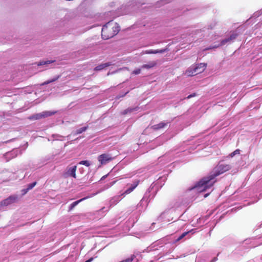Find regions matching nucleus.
Masks as SVG:
<instances>
[{
	"mask_svg": "<svg viewBox=\"0 0 262 262\" xmlns=\"http://www.w3.org/2000/svg\"><path fill=\"white\" fill-rule=\"evenodd\" d=\"M42 116L43 118H46L49 116H51L53 115H54L56 113V112H51V111H44L42 113Z\"/></svg>",
	"mask_w": 262,
	"mask_h": 262,
	"instance_id": "obj_15",
	"label": "nucleus"
},
{
	"mask_svg": "<svg viewBox=\"0 0 262 262\" xmlns=\"http://www.w3.org/2000/svg\"><path fill=\"white\" fill-rule=\"evenodd\" d=\"M88 198H89V196H86V197L83 198L78 201L74 202L70 205V207H69V210H72L79 203L81 202L82 201H83Z\"/></svg>",
	"mask_w": 262,
	"mask_h": 262,
	"instance_id": "obj_11",
	"label": "nucleus"
},
{
	"mask_svg": "<svg viewBox=\"0 0 262 262\" xmlns=\"http://www.w3.org/2000/svg\"><path fill=\"white\" fill-rule=\"evenodd\" d=\"M87 128H88V126L81 127V128L77 129L76 131L75 135H77L83 133V132H85L87 129Z\"/></svg>",
	"mask_w": 262,
	"mask_h": 262,
	"instance_id": "obj_17",
	"label": "nucleus"
},
{
	"mask_svg": "<svg viewBox=\"0 0 262 262\" xmlns=\"http://www.w3.org/2000/svg\"><path fill=\"white\" fill-rule=\"evenodd\" d=\"M54 62H55V60L42 61L39 62L37 64V66H42V65H45V64H47L51 63H53Z\"/></svg>",
	"mask_w": 262,
	"mask_h": 262,
	"instance_id": "obj_19",
	"label": "nucleus"
},
{
	"mask_svg": "<svg viewBox=\"0 0 262 262\" xmlns=\"http://www.w3.org/2000/svg\"><path fill=\"white\" fill-rule=\"evenodd\" d=\"M215 260H216V258H214V259H213L211 262H214V261H215Z\"/></svg>",
	"mask_w": 262,
	"mask_h": 262,
	"instance_id": "obj_28",
	"label": "nucleus"
},
{
	"mask_svg": "<svg viewBox=\"0 0 262 262\" xmlns=\"http://www.w3.org/2000/svg\"><path fill=\"white\" fill-rule=\"evenodd\" d=\"M119 31V27L118 24L111 21L103 26L101 36L103 39L106 40L115 36Z\"/></svg>",
	"mask_w": 262,
	"mask_h": 262,
	"instance_id": "obj_2",
	"label": "nucleus"
},
{
	"mask_svg": "<svg viewBox=\"0 0 262 262\" xmlns=\"http://www.w3.org/2000/svg\"><path fill=\"white\" fill-rule=\"evenodd\" d=\"M42 118L43 117L42 116V113H41L35 114V115L31 116L29 118V119H32V120H38V119H40Z\"/></svg>",
	"mask_w": 262,
	"mask_h": 262,
	"instance_id": "obj_16",
	"label": "nucleus"
},
{
	"mask_svg": "<svg viewBox=\"0 0 262 262\" xmlns=\"http://www.w3.org/2000/svg\"><path fill=\"white\" fill-rule=\"evenodd\" d=\"M196 96V94H195V93H193V94H192L189 95V96H188L187 97V99H190V98H192V97H194V96Z\"/></svg>",
	"mask_w": 262,
	"mask_h": 262,
	"instance_id": "obj_26",
	"label": "nucleus"
},
{
	"mask_svg": "<svg viewBox=\"0 0 262 262\" xmlns=\"http://www.w3.org/2000/svg\"><path fill=\"white\" fill-rule=\"evenodd\" d=\"M207 64L200 63L189 68L185 73L187 76H193L198 74L201 73L205 70Z\"/></svg>",
	"mask_w": 262,
	"mask_h": 262,
	"instance_id": "obj_3",
	"label": "nucleus"
},
{
	"mask_svg": "<svg viewBox=\"0 0 262 262\" xmlns=\"http://www.w3.org/2000/svg\"><path fill=\"white\" fill-rule=\"evenodd\" d=\"M208 195V194H205V197L206 198V197H207Z\"/></svg>",
	"mask_w": 262,
	"mask_h": 262,
	"instance_id": "obj_29",
	"label": "nucleus"
},
{
	"mask_svg": "<svg viewBox=\"0 0 262 262\" xmlns=\"http://www.w3.org/2000/svg\"><path fill=\"white\" fill-rule=\"evenodd\" d=\"M59 78V76H58L52 79H51V80H49L44 82L42 84V85H46V84H48L50 83L56 81Z\"/></svg>",
	"mask_w": 262,
	"mask_h": 262,
	"instance_id": "obj_18",
	"label": "nucleus"
},
{
	"mask_svg": "<svg viewBox=\"0 0 262 262\" xmlns=\"http://www.w3.org/2000/svg\"><path fill=\"white\" fill-rule=\"evenodd\" d=\"M16 198L13 196H10L6 199L3 200L1 202L2 206H8L15 202Z\"/></svg>",
	"mask_w": 262,
	"mask_h": 262,
	"instance_id": "obj_7",
	"label": "nucleus"
},
{
	"mask_svg": "<svg viewBox=\"0 0 262 262\" xmlns=\"http://www.w3.org/2000/svg\"><path fill=\"white\" fill-rule=\"evenodd\" d=\"M77 170V166H73L71 167H68L66 174L68 176H71L74 178H76V171Z\"/></svg>",
	"mask_w": 262,
	"mask_h": 262,
	"instance_id": "obj_5",
	"label": "nucleus"
},
{
	"mask_svg": "<svg viewBox=\"0 0 262 262\" xmlns=\"http://www.w3.org/2000/svg\"><path fill=\"white\" fill-rule=\"evenodd\" d=\"M166 51V49H160V50H149L145 51L146 54H158V53H164Z\"/></svg>",
	"mask_w": 262,
	"mask_h": 262,
	"instance_id": "obj_13",
	"label": "nucleus"
},
{
	"mask_svg": "<svg viewBox=\"0 0 262 262\" xmlns=\"http://www.w3.org/2000/svg\"><path fill=\"white\" fill-rule=\"evenodd\" d=\"M231 169V166L229 164H219L217 165L214 169L213 173L209 176L204 177L198 183L199 187H203L202 190L204 191L206 189L212 186L215 181L211 182L215 177L228 171Z\"/></svg>",
	"mask_w": 262,
	"mask_h": 262,
	"instance_id": "obj_1",
	"label": "nucleus"
},
{
	"mask_svg": "<svg viewBox=\"0 0 262 262\" xmlns=\"http://www.w3.org/2000/svg\"><path fill=\"white\" fill-rule=\"evenodd\" d=\"M127 93H128V92H126V93H125V95H126V94H127Z\"/></svg>",
	"mask_w": 262,
	"mask_h": 262,
	"instance_id": "obj_30",
	"label": "nucleus"
},
{
	"mask_svg": "<svg viewBox=\"0 0 262 262\" xmlns=\"http://www.w3.org/2000/svg\"><path fill=\"white\" fill-rule=\"evenodd\" d=\"M237 36H238L237 33L232 34L229 38L222 40L221 41L220 44L219 45H218L217 46V47L224 46L227 42L234 40L237 37Z\"/></svg>",
	"mask_w": 262,
	"mask_h": 262,
	"instance_id": "obj_6",
	"label": "nucleus"
},
{
	"mask_svg": "<svg viewBox=\"0 0 262 262\" xmlns=\"http://www.w3.org/2000/svg\"><path fill=\"white\" fill-rule=\"evenodd\" d=\"M79 164L84 165L87 167H89L91 165V163L88 160H83V161H81L80 162H79Z\"/></svg>",
	"mask_w": 262,
	"mask_h": 262,
	"instance_id": "obj_21",
	"label": "nucleus"
},
{
	"mask_svg": "<svg viewBox=\"0 0 262 262\" xmlns=\"http://www.w3.org/2000/svg\"><path fill=\"white\" fill-rule=\"evenodd\" d=\"M135 258V255H132L130 257L126 259L125 260H122L120 262H132Z\"/></svg>",
	"mask_w": 262,
	"mask_h": 262,
	"instance_id": "obj_22",
	"label": "nucleus"
},
{
	"mask_svg": "<svg viewBox=\"0 0 262 262\" xmlns=\"http://www.w3.org/2000/svg\"><path fill=\"white\" fill-rule=\"evenodd\" d=\"M139 183H140L139 180L135 181L134 182V183L131 185V186L124 191V192L123 193V194H127L131 193L136 188V187L139 185Z\"/></svg>",
	"mask_w": 262,
	"mask_h": 262,
	"instance_id": "obj_8",
	"label": "nucleus"
},
{
	"mask_svg": "<svg viewBox=\"0 0 262 262\" xmlns=\"http://www.w3.org/2000/svg\"><path fill=\"white\" fill-rule=\"evenodd\" d=\"M189 233L188 231L184 232L182 233L176 240L177 242L180 241L182 238H183L188 233Z\"/></svg>",
	"mask_w": 262,
	"mask_h": 262,
	"instance_id": "obj_23",
	"label": "nucleus"
},
{
	"mask_svg": "<svg viewBox=\"0 0 262 262\" xmlns=\"http://www.w3.org/2000/svg\"><path fill=\"white\" fill-rule=\"evenodd\" d=\"M240 153V150L237 149L234 150L233 152H231L230 155V156L231 157H233L235 155L239 154Z\"/></svg>",
	"mask_w": 262,
	"mask_h": 262,
	"instance_id": "obj_24",
	"label": "nucleus"
},
{
	"mask_svg": "<svg viewBox=\"0 0 262 262\" xmlns=\"http://www.w3.org/2000/svg\"><path fill=\"white\" fill-rule=\"evenodd\" d=\"M167 124L168 123L161 122L157 124L153 125L152 126V128L154 129V130H158L167 126Z\"/></svg>",
	"mask_w": 262,
	"mask_h": 262,
	"instance_id": "obj_12",
	"label": "nucleus"
},
{
	"mask_svg": "<svg viewBox=\"0 0 262 262\" xmlns=\"http://www.w3.org/2000/svg\"><path fill=\"white\" fill-rule=\"evenodd\" d=\"M36 182H34L32 183L29 184L27 186V188L25 190V192H27L28 190L32 189L36 185Z\"/></svg>",
	"mask_w": 262,
	"mask_h": 262,
	"instance_id": "obj_20",
	"label": "nucleus"
},
{
	"mask_svg": "<svg viewBox=\"0 0 262 262\" xmlns=\"http://www.w3.org/2000/svg\"><path fill=\"white\" fill-rule=\"evenodd\" d=\"M93 258L92 257L91 258H90L89 259L86 260L85 262H91L93 260Z\"/></svg>",
	"mask_w": 262,
	"mask_h": 262,
	"instance_id": "obj_27",
	"label": "nucleus"
},
{
	"mask_svg": "<svg viewBox=\"0 0 262 262\" xmlns=\"http://www.w3.org/2000/svg\"><path fill=\"white\" fill-rule=\"evenodd\" d=\"M156 64H157L156 62L150 61L148 64H143L142 66V68L149 69H151V68L155 67L156 66Z\"/></svg>",
	"mask_w": 262,
	"mask_h": 262,
	"instance_id": "obj_14",
	"label": "nucleus"
},
{
	"mask_svg": "<svg viewBox=\"0 0 262 262\" xmlns=\"http://www.w3.org/2000/svg\"><path fill=\"white\" fill-rule=\"evenodd\" d=\"M98 159L101 165H104L106 163L112 161L113 160V158H112L110 155L103 154L99 156Z\"/></svg>",
	"mask_w": 262,
	"mask_h": 262,
	"instance_id": "obj_4",
	"label": "nucleus"
},
{
	"mask_svg": "<svg viewBox=\"0 0 262 262\" xmlns=\"http://www.w3.org/2000/svg\"><path fill=\"white\" fill-rule=\"evenodd\" d=\"M111 64L110 62H106L104 63L101 64L97 67H96L94 69L95 71H98L103 70L106 67L110 66Z\"/></svg>",
	"mask_w": 262,
	"mask_h": 262,
	"instance_id": "obj_10",
	"label": "nucleus"
},
{
	"mask_svg": "<svg viewBox=\"0 0 262 262\" xmlns=\"http://www.w3.org/2000/svg\"><path fill=\"white\" fill-rule=\"evenodd\" d=\"M141 72V70L140 69H137V70H135L133 71V73L136 74V75H137V74H140Z\"/></svg>",
	"mask_w": 262,
	"mask_h": 262,
	"instance_id": "obj_25",
	"label": "nucleus"
},
{
	"mask_svg": "<svg viewBox=\"0 0 262 262\" xmlns=\"http://www.w3.org/2000/svg\"><path fill=\"white\" fill-rule=\"evenodd\" d=\"M139 107L138 106L127 108L124 110L123 111H122L121 112V114L123 115H125L128 114H130L134 111H137L139 109Z\"/></svg>",
	"mask_w": 262,
	"mask_h": 262,
	"instance_id": "obj_9",
	"label": "nucleus"
}]
</instances>
